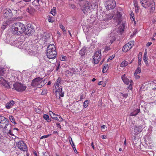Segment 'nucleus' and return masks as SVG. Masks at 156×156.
<instances>
[{"mask_svg":"<svg viewBox=\"0 0 156 156\" xmlns=\"http://www.w3.org/2000/svg\"><path fill=\"white\" fill-rule=\"evenodd\" d=\"M59 66H60V64L59 63H58V66H57V67H56V69L55 70L56 71H57L58 70V69H59Z\"/></svg>","mask_w":156,"mask_h":156,"instance_id":"obj_59","label":"nucleus"},{"mask_svg":"<svg viewBox=\"0 0 156 156\" xmlns=\"http://www.w3.org/2000/svg\"><path fill=\"white\" fill-rule=\"evenodd\" d=\"M51 115V118L55 120H57L59 122H62L63 120L62 118L59 115L55 114H52Z\"/></svg>","mask_w":156,"mask_h":156,"instance_id":"obj_18","label":"nucleus"},{"mask_svg":"<svg viewBox=\"0 0 156 156\" xmlns=\"http://www.w3.org/2000/svg\"><path fill=\"white\" fill-rule=\"evenodd\" d=\"M3 16L5 18H10L13 16V14L11 10L6 9L3 10Z\"/></svg>","mask_w":156,"mask_h":156,"instance_id":"obj_12","label":"nucleus"},{"mask_svg":"<svg viewBox=\"0 0 156 156\" xmlns=\"http://www.w3.org/2000/svg\"><path fill=\"white\" fill-rule=\"evenodd\" d=\"M121 35V33L117 30H115L112 32L110 34V36L112 39L118 38L119 35Z\"/></svg>","mask_w":156,"mask_h":156,"instance_id":"obj_13","label":"nucleus"},{"mask_svg":"<svg viewBox=\"0 0 156 156\" xmlns=\"http://www.w3.org/2000/svg\"><path fill=\"white\" fill-rule=\"evenodd\" d=\"M113 13H110V14L106 15V19L107 20H110L113 17Z\"/></svg>","mask_w":156,"mask_h":156,"instance_id":"obj_31","label":"nucleus"},{"mask_svg":"<svg viewBox=\"0 0 156 156\" xmlns=\"http://www.w3.org/2000/svg\"><path fill=\"white\" fill-rule=\"evenodd\" d=\"M136 32H137V31H136L135 30L133 31V35L132 34L130 36L131 38H133V36H134L136 35Z\"/></svg>","mask_w":156,"mask_h":156,"instance_id":"obj_50","label":"nucleus"},{"mask_svg":"<svg viewBox=\"0 0 156 156\" xmlns=\"http://www.w3.org/2000/svg\"><path fill=\"white\" fill-rule=\"evenodd\" d=\"M101 56V50L96 51L93 56L94 63L97 64L100 60Z\"/></svg>","mask_w":156,"mask_h":156,"instance_id":"obj_7","label":"nucleus"},{"mask_svg":"<svg viewBox=\"0 0 156 156\" xmlns=\"http://www.w3.org/2000/svg\"><path fill=\"white\" fill-rule=\"evenodd\" d=\"M71 141L70 140H69V141L70 142V143L71 144V145L72 147L73 148V149L74 151L75 152V153H77L78 152H77V151L76 149V148L75 147V145L74 143H73V141L71 137Z\"/></svg>","mask_w":156,"mask_h":156,"instance_id":"obj_27","label":"nucleus"},{"mask_svg":"<svg viewBox=\"0 0 156 156\" xmlns=\"http://www.w3.org/2000/svg\"><path fill=\"white\" fill-rule=\"evenodd\" d=\"M51 13L53 16H55L56 14V9L55 7H53L51 11Z\"/></svg>","mask_w":156,"mask_h":156,"instance_id":"obj_34","label":"nucleus"},{"mask_svg":"<svg viewBox=\"0 0 156 156\" xmlns=\"http://www.w3.org/2000/svg\"><path fill=\"white\" fill-rule=\"evenodd\" d=\"M144 8L150 9L151 12H153L155 9V4L152 0L148 1L146 4L144 5Z\"/></svg>","mask_w":156,"mask_h":156,"instance_id":"obj_8","label":"nucleus"},{"mask_svg":"<svg viewBox=\"0 0 156 156\" xmlns=\"http://www.w3.org/2000/svg\"><path fill=\"white\" fill-rule=\"evenodd\" d=\"M39 1L40 0H34V1L32 2V5L35 6H37L38 8H39Z\"/></svg>","mask_w":156,"mask_h":156,"instance_id":"obj_29","label":"nucleus"},{"mask_svg":"<svg viewBox=\"0 0 156 156\" xmlns=\"http://www.w3.org/2000/svg\"><path fill=\"white\" fill-rule=\"evenodd\" d=\"M2 118H3V116L0 115V124L2 122Z\"/></svg>","mask_w":156,"mask_h":156,"instance_id":"obj_62","label":"nucleus"},{"mask_svg":"<svg viewBox=\"0 0 156 156\" xmlns=\"http://www.w3.org/2000/svg\"><path fill=\"white\" fill-rule=\"evenodd\" d=\"M122 15V14L120 12H117L114 18L115 20H116L118 24H119L121 21Z\"/></svg>","mask_w":156,"mask_h":156,"instance_id":"obj_17","label":"nucleus"},{"mask_svg":"<svg viewBox=\"0 0 156 156\" xmlns=\"http://www.w3.org/2000/svg\"><path fill=\"white\" fill-rule=\"evenodd\" d=\"M106 126L105 125H103L101 127V128L102 129H105V128Z\"/></svg>","mask_w":156,"mask_h":156,"instance_id":"obj_63","label":"nucleus"},{"mask_svg":"<svg viewBox=\"0 0 156 156\" xmlns=\"http://www.w3.org/2000/svg\"><path fill=\"white\" fill-rule=\"evenodd\" d=\"M125 23H122V24L119 27V28L120 32L124 31L125 27Z\"/></svg>","mask_w":156,"mask_h":156,"instance_id":"obj_32","label":"nucleus"},{"mask_svg":"<svg viewBox=\"0 0 156 156\" xmlns=\"http://www.w3.org/2000/svg\"><path fill=\"white\" fill-rule=\"evenodd\" d=\"M140 112V109H137L134 110L133 112L131 113L130 115V116H136Z\"/></svg>","mask_w":156,"mask_h":156,"instance_id":"obj_24","label":"nucleus"},{"mask_svg":"<svg viewBox=\"0 0 156 156\" xmlns=\"http://www.w3.org/2000/svg\"><path fill=\"white\" fill-rule=\"evenodd\" d=\"M42 78H41V80L40 81V84L38 85V88H40L42 86H44L45 84V83H44V82H41V80Z\"/></svg>","mask_w":156,"mask_h":156,"instance_id":"obj_42","label":"nucleus"},{"mask_svg":"<svg viewBox=\"0 0 156 156\" xmlns=\"http://www.w3.org/2000/svg\"><path fill=\"white\" fill-rule=\"evenodd\" d=\"M134 6L135 7L137 6V3L136 2V0H134Z\"/></svg>","mask_w":156,"mask_h":156,"instance_id":"obj_58","label":"nucleus"},{"mask_svg":"<svg viewBox=\"0 0 156 156\" xmlns=\"http://www.w3.org/2000/svg\"><path fill=\"white\" fill-rule=\"evenodd\" d=\"M122 96L125 98H126L128 96V94H123L122 93Z\"/></svg>","mask_w":156,"mask_h":156,"instance_id":"obj_55","label":"nucleus"},{"mask_svg":"<svg viewBox=\"0 0 156 156\" xmlns=\"http://www.w3.org/2000/svg\"><path fill=\"white\" fill-rule=\"evenodd\" d=\"M141 58H140L138 57V66H140L141 64Z\"/></svg>","mask_w":156,"mask_h":156,"instance_id":"obj_51","label":"nucleus"},{"mask_svg":"<svg viewBox=\"0 0 156 156\" xmlns=\"http://www.w3.org/2000/svg\"><path fill=\"white\" fill-rule=\"evenodd\" d=\"M138 74L134 73V76L136 79H138L140 78V76L137 75Z\"/></svg>","mask_w":156,"mask_h":156,"instance_id":"obj_52","label":"nucleus"},{"mask_svg":"<svg viewBox=\"0 0 156 156\" xmlns=\"http://www.w3.org/2000/svg\"><path fill=\"white\" fill-rule=\"evenodd\" d=\"M25 29L24 25L20 23H15L11 27L12 31L15 35H20L24 32Z\"/></svg>","mask_w":156,"mask_h":156,"instance_id":"obj_1","label":"nucleus"},{"mask_svg":"<svg viewBox=\"0 0 156 156\" xmlns=\"http://www.w3.org/2000/svg\"><path fill=\"white\" fill-rule=\"evenodd\" d=\"M127 65V62L126 61H124L121 63L120 64V66L121 67H124L126 66Z\"/></svg>","mask_w":156,"mask_h":156,"instance_id":"obj_36","label":"nucleus"},{"mask_svg":"<svg viewBox=\"0 0 156 156\" xmlns=\"http://www.w3.org/2000/svg\"><path fill=\"white\" fill-rule=\"evenodd\" d=\"M61 78L60 77H58V78L56 80L55 84L54 86H55V87L56 89H57L59 88V84L61 81Z\"/></svg>","mask_w":156,"mask_h":156,"instance_id":"obj_23","label":"nucleus"},{"mask_svg":"<svg viewBox=\"0 0 156 156\" xmlns=\"http://www.w3.org/2000/svg\"><path fill=\"white\" fill-rule=\"evenodd\" d=\"M86 52V48L83 47L80 51V54L81 56H83L85 55Z\"/></svg>","mask_w":156,"mask_h":156,"instance_id":"obj_25","label":"nucleus"},{"mask_svg":"<svg viewBox=\"0 0 156 156\" xmlns=\"http://www.w3.org/2000/svg\"><path fill=\"white\" fill-rule=\"evenodd\" d=\"M0 128L8 130L11 128V125L9 122L8 119L3 116L0 124Z\"/></svg>","mask_w":156,"mask_h":156,"instance_id":"obj_3","label":"nucleus"},{"mask_svg":"<svg viewBox=\"0 0 156 156\" xmlns=\"http://www.w3.org/2000/svg\"><path fill=\"white\" fill-rule=\"evenodd\" d=\"M142 130V126L140 125L136 126L134 128V134L135 135H137L139 133L141 132Z\"/></svg>","mask_w":156,"mask_h":156,"instance_id":"obj_19","label":"nucleus"},{"mask_svg":"<svg viewBox=\"0 0 156 156\" xmlns=\"http://www.w3.org/2000/svg\"><path fill=\"white\" fill-rule=\"evenodd\" d=\"M56 90L57 92H58L59 93L60 97H63L64 95V92H63L62 91V88H58Z\"/></svg>","mask_w":156,"mask_h":156,"instance_id":"obj_28","label":"nucleus"},{"mask_svg":"<svg viewBox=\"0 0 156 156\" xmlns=\"http://www.w3.org/2000/svg\"><path fill=\"white\" fill-rule=\"evenodd\" d=\"M9 119L14 124H16L15 119L12 116H10Z\"/></svg>","mask_w":156,"mask_h":156,"instance_id":"obj_41","label":"nucleus"},{"mask_svg":"<svg viewBox=\"0 0 156 156\" xmlns=\"http://www.w3.org/2000/svg\"><path fill=\"white\" fill-rule=\"evenodd\" d=\"M28 52L29 54L31 55H35L37 53V49H36L35 51L32 50L30 49L29 50Z\"/></svg>","mask_w":156,"mask_h":156,"instance_id":"obj_30","label":"nucleus"},{"mask_svg":"<svg viewBox=\"0 0 156 156\" xmlns=\"http://www.w3.org/2000/svg\"><path fill=\"white\" fill-rule=\"evenodd\" d=\"M66 57L64 56H62L60 58V59L62 61H65L66 60Z\"/></svg>","mask_w":156,"mask_h":156,"instance_id":"obj_48","label":"nucleus"},{"mask_svg":"<svg viewBox=\"0 0 156 156\" xmlns=\"http://www.w3.org/2000/svg\"><path fill=\"white\" fill-rule=\"evenodd\" d=\"M15 102L13 100L10 101L5 104V106L7 109H10L15 104Z\"/></svg>","mask_w":156,"mask_h":156,"instance_id":"obj_20","label":"nucleus"},{"mask_svg":"<svg viewBox=\"0 0 156 156\" xmlns=\"http://www.w3.org/2000/svg\"><path fill=\"white\" fill-rule=\"evenodd\" d=\"M59 26L60 28L63 31H66L65 28L62 24H60Z\"/></svg>","mask_w":156,"mask_h":156,"instance_id":"obj_49","label":"nucleus"},{"mask_svg":"<svg viewBox=\"0 0 156 156\" xmlns=\"http://www.w3.org/2000/svg\"><path fill=\"white\" fill-rule=\"evenodd\" d=\"M116 5L114 0H108L106 2V8L108 10L114 9Z\"/></svg>","mask_w":156,"mask_h":156,"instance_id":"obj_10","label":"nucleus"},{"mask_svg":"<svg viewBox=\"0 0 156 156\" xmlns=\"http://www.w3.org/2000/svg\"><path fill=\"white\" fill-rule=\"evenodd\" d=\"M48 20L49 22L53 23L54 21L53 18L49 16L48 18Z\"/></svg>","mask_w":156,"mask_h":156,"instance_id":"obj_46","label":"nucleus"},{"mask_svg":"<svg viewBox=\"0 0 156 156\" xmlns=\"http://www.w3.org/2000/svg\"><path fill=\"white\" fill-rule=\"evenodd\" d=\"M111 49L109 46H106L105 48V51H108Z\"/></svg>","mask_w":156,"mask_h":156,"instance_id":"obj_54","label":"nucleus"},{"mask_svg":"<svg viewBox=\"0 0 156 156\" xmlns=\"http://www.w3.org/2000/svg\"><path fill=\"white\" fill-rule=\"evenodd\" d=\"M121 79L125 84L126 85L129 84L128 89L130 90H132V86L133 83V81L131 80L130 81L129 79L127 78L125 74H124L122 76Z\"/></svg>","mask_w":156,"mask_h":156,"instance_id":"obj_6","label":"nucleus"},{"mask_svg":"<svg viewBox=\"0 0 156 156\" xmlns=\"http://www.w3.org/2000/svg\"><path fill=\"white\" fill-rule=\"evenodd\" d=\"M76 70L74 68H72L69 70H67L65 71V73L67 76H72L76 72Z\"/></svg>","mask_w":156,"mask_h":156,"instance_id":"obj_16","label":"nucleus"},{"mask_svg":"<svg viewBox=\"0 0 156 156\" xmlns=\"http://www.w3.org/2000/svg\"><path fill=\"white\" fill-rule=\"evenodd\" d=\"M13 90H15L18 92H21L24 91L27 87L24 85L19 83V82H16L13 84Z\"/></svg>","mask_w":156,"mask_h":156,"instance_id":"obj_4","label":"nucleus"},{"mask_svg":"<svg viewBox=\"0 0 156 156\" xmlns=\"http://www.w3.org/2000/svg\"><path fill=\"white\" fill-rule=\"evenodd\" d=\"M134 41H130L128 43H127V44H129V45L131 47V48L134 45Z\"/></svg>","mask_w":156,"mask_h":156,"instance_id":"obj_45","label":"nucleus"},{"mask_svg":"<svg viewBox=\"0 0 156 156\" xmlns=\"http://www.w3.org/2000/svg\"><path fill=\"white\" fill-rule=\"evenodd\" d=\"M141 71V69L140 66H138L137 69L135 71L134 73L139 74L140 73Z\"/></svg>","mask_w":156,"mask_h":156,"instance_id":"obj_40","label":"nucleus"},{"mask_svg":"<svg viewBox=\"0 0 156 156\" xmlns=\"http://www.w3.org/2000/svg\"><path fill=\"white\" fill-rule=\"evenodd\" d=\"M51 135V134H48V135H46L43 136L41 137L40 139H42L43 138H48V137L49 136H50Z\"/></svg>","mask_w":156,"mask_h":156,"instance_id":"obj_47","label":"nucleus"},{"mask_svg":"<svg viewBox=\"0 0 156 156\" xmlns=\"http://www.w3.org/2000/svg\"><path fill=\"white\" fill-rule=\"evenodd\" d=\"M24 31H25L24 32L26 35L31 36L34 33L35 30L33 26L30 24H28L27 26V28H26Z\"/></svg>","mask_w":156,"mask_h":156,"instance_id":"obj_9","label":"nucleus"},{"mask_svg":"<svg viewBox=\"0 0 156 156\" xmlns=\"http://www.w3.org/2000/svg\"><path fill=\"white\" fill-rule=\"evenodd\" d=\"M91 146H92V147L93 148V149L94 150L95 149V148H94V145L93 144V142H92V144H91Z\"/></svg>","mask_w":156,"mask_h":156,"instance_id":"obj_64","label":"nucleus"},{"mask_svg":"<svg viewBox=\"0 0 156 156\" xmlns=\"http://www.w3.org/2000/svg\"><path fill=\"white\" fill-rule=\"evenodd\" d=\"M56 126L58 128L61 129V126L59 122H57L56 123Z\"/></svg>","mask_w":156,"mask_h":156,"instance_id":"obj_53","label":"nucleus"},{"mask_svg":"<svg viewBox=\"0 0 156 156\" xmlns=\"http://www.w3.org/2000/svg\"><path fill=\"white\" fill-rule=\"evenodd\" d=\"M47 56L49 59L55 58L56 56V48L54 44H49L47 48Z\"/></svg>","mask_w":156,"mask_h":156,"instance_id":"obj_2","label":"nucleus"},{"mask_svg":"<svg viewBox=\"0 0 156 156\" xmlns=\"http://www.w3.org/2000/svg\"><path fill=\"white\" fill-rule=\"evenodd\" d=\"M0 84L5 87L8 89L10 88V87L9 84V83L2 77H0Z\"/></svg>","mask_w":156,"mask_h":156,"instance_id":"obj_14","label":"nucleus"},{"mask_svg":"<svg viewBox=\"0 0 156 156\" xmlns=\"http://www.w3.org/2000/svg\"><path fill=\"white\" fill-rule=\"evenodd\" d=\"M108 66L107 64H105L103 68L102 72L103 73H106L108 69Z\"/></svg>","mask_w":156,"mask_h":156,"instance_id":"obj_33","label":"nucleus"},{"mask_svg":"<svg viewBox=\"0 0 156 156\" xmlns=\"http://www.w3.org/2000/svg\"><path fill=\"white\" fill-rule=\"evenodd\" d=\"M17 147L21 150L27 151L28 150L27 145L23 141H19L18 143Z\"/></svg>","mask_w":156,"mask_h":156,"instance_id":"obj_11","label":"nucleus"},{"mask_svg":"<svg viewBox=\"0 0 156 156\" xmlns=\"http://www.w3.org/2000/svg\"><path fill=\"white\" fill-rule=\"evenodd\" d=\"M7 25V22L5 21L4 22L1 26V28L3 30H5V29Z\"/></svg>","mask_w":156,"mask_h":156,"instance_id":"obj_39","label":"nucleus"},{"mask_svg":"<svg viewBox=\"0 0 156 156\" xmlns=\"http://www.w3.org/2000/svg\"><path fill=\"white\" fill-rule=\"evenodd\" d=\"M152 44V42H149L147 43L146 44V46L147 47H149V46L151 45Z\"/></svg>","mask_w":156,"mask_h":156,"instance_id":"obj_57","label":"nucleus"},{"mask_svg":"<svg viewBox=\"0 0 156 156\" xmlns=\"http://www.w3.org/2000/svg\"><path fill=\"white\" fill-rule=\"evenodd\" d=\"M89 101L88 100H86L83 103V107L86 108H87L88 105Z\"/></svg>","mask_w":156,"mask_h":156,"instance_id":"obj_43","label":"nucleus"},{"mask_svg":"<svg viewBox=\"0 0 156 156\" xmlns=\"http://www.w3.org/2000/svg\"><path fill=\"white\" fill-rule=\"evenodd\" d=\"M5 42L7 43H9L12 45H14L16 43V41H13V40H5Z\"/></svg>","mask_w":156,"mask_h":156,"instance_id":"obj_26","label":"nucleus"},{"mask_svg":"<svg viewBox=\"0 0 156 156\" xmlns=\"http://www.w3.org/2000/svg\"><path fill=\"white\" fill-rule=\"evenodd\" d=\"M44 119L46 120L47 122H49L51 121L50 119H49V116L48 115L44 114L43 115Z\"/></svg>","mask_w":156,"mask_h":156,"instance_id":"obj_35","label":"nucleus"},{"mask_svg":"<svg viewBox=\"0 0 156 156\" xmlns=\"http://www.w3.org/2000/svg\"><path fill=\"white\" fill-rule=\"evenodd\" d=\"M11 129H9L7 131H8V132H7L6 133H7V136H9V135H12V136H14V135L12 133V131H11Z\"/></svg>","mask_w":156,"mask_h":156,"instance_id":"obj_44","label":"nucleus"},{"mask_svg":"<svg viewBox=\"0 0 156 156\" xmlns=\"http://www.w3.org/2000/svg\"><path fill=\"white\" fill-rule=\"evenodd\" d=\"M4 74V68L2 67H0V76H3Z\"/></svg>","mask_w":156,"mask_h":156,"instance_id":"obj_37","label":"nucleus"},{"mask_svg":"<svg viewBox=\"0 0 156 156\" xmlns=\"http://www.w3.org/2000/svg\"><path fill=\"white\" fill-rule=\"evenodd\" d=\"M141 4L142 6L144 7V5H146L148 1L147 0H140Z\"/></svg>","mask_w":156,"mask_h":156,"instance_id":"obj_38","label":"nucleus"},{"mask_svg":"<svg viewBox=\"0 0 156 156\" xmlns=\"http://www.w3.org/2000/svg\"><path fill=\"white\" fill-rule=\"evenodd\" d=\"M144 59V62L145 61H147V59H148L147 56H144V59Z\"/></svg>","mask_w":156,"mask_h":156,"instance_id":"obj_56","label":"nucleus"},{"mask_svg":"<svg viewBox=\"0 0 156 156\" xmlns=\"http://www.w3.org/2000/svg\"><path fill=\"white\" fill-rule=\"evenodd\" d=\"M41 78L38 77L34 79L31 83V86L34 87H37L38 88V85L40 84Z\"/></svg>","mask_w":156,"mask_h":156,"instance_id":"obj_15","label":"nucleus"},{"mask_svg":"<svg viewBox=\"0 0 156 156\" xmlns=\"http://www.w3.org/2000/svg\"><path fill=\"white\" fill-rule=\"evenodd\" d=\"M26 11L30 14H32L35 12V9L30 6L27 9Z\"/></svg>","mask_w":156,"mask_h":156,"instance_id":"obj_21","label":"nucleus"},{"mask_svg":"<svg viewBox=\"0 0 156 156\" xmlns=\"http://www.w3.org/2000/svg\"><path fill=\"white\" fill-rule=\"evenodd\" d=\"M92 5L91 3L88 1L85 2L82 8V10L84 13H87L93 9Z\"/></svg>","mask_w":156,"mask_h":156,"instance_id":"obj_5","label":"nucleus"},{"mask_svg":"<svg viewBox=\"0 0 156 156\" xmlns=\"http://www.w3.org/2000/svg\"><path fill=\"white\" fill-rule=\"evenodd\" d=\"M144 56H147V50L146 49L145 50V52H144Z\"/></svg>","mask_w":156,"mask_h":156,"instance_id":"obj_60","label":"nucleus"},{"mask_svg":"<svg viewBox=\"0 0 156 156\" xmlns=\"http://www.w3.org/2000/svg\"><path fill=\"white\" fill-rule=\"evenodd\" d=\"M127 43L123 46L122 48V51H123L126 52L131 48V47Z\"/></svg>","mask_w":156,"mask_h":156,"instance_id":"obj_22","label":"nucleus"},{"mask_svg":"<svg viewBox=\"0 0 156 156\" xmlns=\"http://www.w3.org/2000/svg\"><path fill=\"white\" fill-rule=\"evenodd\" d=\"M114 58V57H113V56H110L109 58L108 59V60H111L112 59H113Z\"/></svg>","mask_w":156,"mask_h":156,"instance_id":"obj_61","label":"nucleus"}]
</instances>
